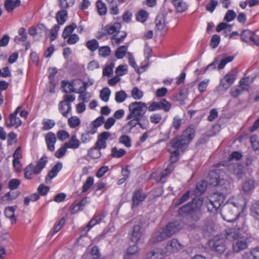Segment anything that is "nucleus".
<instances>
[{
    "label": "nucleus",
    "instance_id": "obj_12",
    "mask_svg": "<svg viewBox=\"0 0 259 259\" xmlns=\"http://www.w3.org/2000/svg\"><path fill=\"white\" fill-rule=\"evenodd\" d=\"M170 104L165 99H162L160 102H153L148 107V111L150 112L158 110H163L168 112L170 109Z\"/></svg>",
    "mask_w": 259,
    "mask_h": 259
},
{
    "label": "nucleus",
    "instance_id": "obj_41",
    "mask_svg": "<svg viewBox=\"0 0 259 259\" xmlns=\"http://www.w3.org/2000/svg\"><path fill=\"white\" fill-rule=\"evenodd\" d=\"M96 6L98 13L100 15H104L106 14L107 8L104 3L100 0H98L96 3Z\"/></svg>",
    "mask_w": 259,
    "mask_h": 259
},
{
    "label": "nucleus",
    "instance_id": "obj_21",
    "mask_svg": "<svg viewBox=\"0 0 259 259\" xmlns=\"http://www.w3.org/2000/svg\"><path fill=\"white\" fill-rule=\"evenodd\" d=\"M59 110L63 116L67 117L68 114L71 110V104L69 103L60 102L59 104Z\"/></svg>",
    "mask_w": 259,
    "mask_h": 259
},
{
    "label": "nucleus",
    "instance_id": "obj_64",
    "mask_svg": "<svg viewBox=\"0 0 259 259\" xmlns=\"http://www.w3.org/2000/svg\"><path fill=\"white\" fill-rule=\"evenodd\" d=\"M69 137V133L65 131L61 130L58 131L57 133V138L61 141H64L66 139L68 138Z\"/></svg>",
    "mask_w": 259,
    "mask_h": 259
},
{
    "label": "nucleus",
    "instance_id": "obj_6",
    "mask_svg": "<svg viewBox=\"0 0 259 259\" xmlns=\"http://www.w3.org/2000/svg\"><path fill=\"white\" fill-rule=\"evenodd\" d=\"M148 110L147 104L142 102L135 101L128 105L129 113L126 119L139 118L142 119L144 117L147 110Z\"/></svg>",
    "mask_w": 259,
    "mask_h": 259
},
{
    "label": "nucleus",
    "instance_id": "obj_25",
    "mask_svg": "<svg viewBox=\"0 0 259 259\" xmlns=\"http://www.w3.org/2000/svg\"><path fill=\"white\" fill-rule=\"evenodd\" d=\"M20 0H7L5 2V6L6 10L8 12H12L15 8L20 5Z\"/></svg>",
    "mask_w": 259,
    "mask_h": 259
},
{
    "label": "nucleus",
    "instance_id": "obj_38",
    "mask_svg": "<svg viewBox=\"0 0 259 259\" xmlns=\"http://www.w3.org/2000/svg\"><path fill=\"white\" fill-rule=\"evenodd\" d=\"M86 47L91 52H94L99 49V43L96 39H93L87 42Z\"/></svg>",
    "mask_w": 259,
    "mask_h": 259
},
{
    "label": "nucleus",
    "instance_id": "obj_28",
    "mask_svg": "<svg viewBox=\"0 0 259 259\" xmlns=\"http://www.w3.org/2000/svg\"><path fill=\"white\" fill-rule=\"evenodd\" d=\"M80 142L77 139L76 135H73L71 137V139L68 142L64 143V146H66L68 148L76 149L79 147Z\"/></svg>",
    "mask_w": 259,
    "mask_h": 259
},
{
    "label": "nucleus",
    "instance_id": "obj_55",
    "mask_svg": "<svg viewBox=\"0 0 259 259\" xmlns=\"http://www.w3.org/2000/svg\"><path fill=\"white\" fill-rule=\"evenodd\" d=\"M119 142L127 147H131V140L128 136H121L119 139Z\"/></svg>",
    "mask_w": 259,
    "mask_h": 259
},
{
    "label": "nucleus",
    "instance_id": "obj_26",
    "mask_svg": "<svg viewBox=\"0 0 259 259\" xmlns=\"http://www.w3.org/2000/svg\"><path fill=\"white\" fill-rule=\"evenodd\" d=\"M10 122H6V124L8 127L16 126V127L20 126L22 124L21 120L14 114H11L9 116Z\"/></svg>",
    "mask_w": 259,
    "mask_h": 259
},
{
    "label": "nucleus",
    "instance_id": "obj_5",
    "mask_svg": "<svg viewBox=\"0 0 259 259\" xmlns=\"http://www.w3.org/2000/svg\"><path fill=\"white\" fill-rule=\"evenodd\" d=\"M225 236L227 239L233 242L232 247L235 252H239L248 247L247 238L233 229L227 231Z\"/></svg>",
    "mask_w": 259,
    "mask_h": 259
},
{
    "label": "nucleus",
    "instance_id": "obj_33",
    "mask_svg": "<svg viewBox=\"0 0 259 259\" xmlns=\"http://www.w3.org/2000/svg\"><path fill=\"white\" fill-rule=\"evenodd\" d=\"M252 215L256 219L259 220V200L254 201L251 206Z\"/></svg>",
    "mask_w": 259,
    "mask_h": 259
},
{
    "label": "nucleus",
    "instance_id": "obj_44",
    "mask_svg": "<svg viewBox=\"0 0 259 259\" xmlns=\"http://www.w3.org/2000/svg\"><path fill=\"white\" fill-rule=\"evenodd\" d=\"M127 98V95L124 91H120L115 94V99L117 103L123 102Z\"/></svg>",
    "mask_w": 259,
    "mask_h": 259
},
{
    "label": "nucleus",
    "instance_id": "obj_53",
    "mask_svg": "<svg viewBox=\"0 0 259 259\" xmlns=\"http://www.w3.org/2000/svg\"><path fill=\"white\" fill-rule=\"evenodd\" d=\"M94 179L92 177H88L83 185L82 187V192H86L93 185Z\"/></svg>",
    "mask_w": 259,
    "mask_h": 259
},
{
    "label": "nucleus",
    "instance_id": "obj_10",
    "mask_svg": "<svg viewBox=\"0 0 259 259\" xmlns=\"http://www.w3.org/2000/svg\"><path fill=\"white\" fill-rule=\"evenodd\" d=\"M237 74L234 71L229 72L221 80L218 90H227L232 84L233 83L236 78Z\"/></svg>",
    "mask_w": 259,
    "mask_h": 259
},
{
    "label": "nucleus",
    "instance_id": "obj_18",
    "mask_svg": "<svg viewBox=\"0 0 259 259\" xmlns=\"http://www.w3.org/2000/svg\"><path fill=\"white\" fill-rule=\"evenodd\" d=\"M257 185L256 182L253 179H248L245 181L242 185V190L245 193L252 192Z\"/></svg>",
    "mask_w": 259,
    "mask_h": 259
},
{
    "label": "nucleus",
    "instance_id": "obj_13",
    "mask_svg": "<svg viewBox=\"0 0 259 259\" xmlns=\"http://www.w3.org/2000/svg\"><path fill=\"white\" fill-rule=\"evenodd\" d=\"M104 213L95 215L92 220L88 223L85 227L82 230L81 236H85L89 231L95 225L99 224L105 217Z\"/></svg>",
    "mask_w": 259,
    "mask_h": 259
},
{
    "label": "nucleus",
    "instance_id": "obj_63",
    "mask_svg": "<svg viewBox=\"0 0 259 259\" xmlns=\"http://www.w3.org/2000/svg\"><path fill=\"white\" fill-rule=\"evenodd\" d=\"M236 17V14L233 10H229L227 12L224 20L227 22H230L233 20Z\"/></svg>",
    "mask_w": 259,
    "mask_h": 259
},
{
    "label": "nucleus",
    "instance_id": "obj_22",
    "mask_svg": "<svg viewBox=\"0 0 259 259\" xmlns=\"http://www.w3.org/2000/svg\"><path fill=\"white\" fill-rule=\"evenodd\" d=\"M121 28V25L119 23H115L113 24H108L104 27L105 31H107L108 34H112L116 33Z\"/></svg>",
    "mask_w": 259,
    "mask_h": 259
},
{
    "label": "nucleus",
    "instance_id": "obj_58",
    "mask_svg": "<svg viewBox=\"0 0 259 259\" xmlns=\"http://www.w3.org/2000/svg\"><path fill=\"white\" fill-rule=\"evenodd\" d=\"M249 78L245 77L241 79L239 82V87H240L243 91H247L249 89V84L248 83Z\"/></svg>",
    "mask_w": 259,
    "mask_h": 259
},
{
    "label": "nucleus",
    "instance_id": "obj_46",
    "mask_svg": "<svg viewBox=\"0 0 259 259\" xmlns=\"http://www.w3.org/2000/svg\"><path fill=\"white\" fill-rule=\"evenodd\" d=\"M110 95V90L108 88L103 89L100 91V97L104 102H107Z\"/></svg>",
    "mask_w": 259,
    "mask_h": 259
},
{
    "label": "nucleus",
    "instance_id": "obj_49",
    "mask_svg": "<svg viewBox=\"0 0 259 259\" xmlns=\"http://www.w3.org/2000/svg\"><path fill=\"white\" fill-rule=\"evenodd\" d=\"M101 153L95 147L91 148L88 151V155L92 158L97 159L100 157Z\"/></svg>",
    "mask_w": 259,
    "mask_h": 259
},
{
    "label": "nucleus",
    "instance_id": "obj_27",
    "mask_svg": "<svg viewBox=\"0 0 259 259\" xmlns=\"http://www.w3.org/2000/svg\"><path fill=\"white\" fill-rule=\"evenodd\" d=\"M172 3L178 12L182 13L187 9L186 3L182 0H173Z\"/></svg>",
    "mask_w": 259,
    "mask_h": 259
},
{
    "label": "nucleus",
    "instance_id": "obj_52",
    "mask_svg": "<svg viewBox=\"0 0 259 259\" xmlns=\"http://www.w3.org/2000/svg\"><path fill=\"white\" fill-rule=\"evenodd\" d=\"M169 245L173 250H179L183 247V246L176 239H173L170 241Z\"/></svg>",
    "mask_w": 259,
    "mask_h": 259
},
{
    "label": "nucleus",
    "instance_id": "obj_61",
    "mask_svg": "<svg viewBox=\"0 0 259 259\" xmlns=\"http://www.w3.org/2000/svg\"><path fill=\"white\" fill-rule=\"evenodd\" d=\"M220 41V37L218 35H213L210 41V46L212 49L217 48Z\"/></svg>",
    "mask_w": 259,
    "mask_h": 259
},
{
    "label": "nucleus",
    "instance_id": "obj_43",
    "mask_svg": "<svg viewBox=\"0 0 259 259\" xmlns=\"http://www.w3.org/2000/svg\"><path fill=\"white\" fill-rule=\"evenodd\" d=\"M42 123L43 124L42 127L43 131L49 130L53 128L55 125V121L52 119L44 120Z\"/></svg>",
    "mask_w": 259,
    "mask_h": 259
},
{
    "label": "nucleus",
    "instance_id": "obj_47",
    "mask_svg": "<svg viewBox=\"0 0 259 259\" xmlns=\"http://www.w3.org/2000/svg\"><path fill=\"white\" fill-rule=\"evenodd\" d=\"M88 203V198L84 197L79 202H78L73 208V210L78 211L83 209L84 206Z\"/></svg>",
    "mask_w": 259,
    "mask_h": 259
},
{
    "label": "nucleus",
    "instance_id": "obj_57",
    "mask_svg": "<svg viewBox=\"0 0 259 259\" xmlns=\"http://www.w3.org/2000/svg\"><path fill=\"white\" fill-rule=\"evenodd\" d=\"M39 197V195L37 193H34L24 198V202L26 205H28L29 204L30 201H35L38 199Z\"/></svg>",
    "mask_w": 259,
    "mask_h": 259
},
{
    "label": "nucleus",
    "instance_id": "obj_30",
    "mask_svg": "<svg viewBox=\"0 0 259 259\" xmlns=\"http://www.w3.org/2000/svg\"><path fill=\"white\" fill-rule=\"evenodd\" d=\"M20 194L19 192H9L7 193L5 195L2 197L1 201L2 203H6L7 201H11L16 199L19 195Z\"/></svg>",
    "mask_w": 259,
    "mask_h": 259
},
{
    "label": "nucleus",
    "instance_id": "obj_50",
    "mask_svg": "<svg viewBox=\"0 0 259 259\" xmlns=\"http://www.w3.org/2000/svg\"><path fill=\"white\" fill-rule=\"evenodd\" d=\"M74 4V0H60L59 6L63 9H67L72 6Z\"/></svg>",
    "mask_w": 259,
    "mask_h": 259
},
{
    "label": "nucleus",
    "instance_id": "obj_35",
    "mask_svg": "<svg viewBox=\"0 0 259 259\" xmlns=\"http://www.w3.org/2000/svg\"><path fill=\"white\" fill-rule=\"evenodd\" d=\"M126 154V151L123 149H118L114 147L111 149V156L114 158H120Z\"/></svg>",
    "mask_w": 259,
    "mask_h": 259
},
{
    "label": "nucleus",
    "instance_id": "obj_4",
    "mask_svg": "<svg viewBox=\"0 0 259 259\" xmlns=\"http://www.w3.org/2000/svg\"><path fill=\"white\" fill-rule=\"evenodd\" d=\"M182 228V226L180 222L170 223L165 228L153 235L152 242L157 243L164 240L179 232Z\"/></svg>",
    "mask_w": 259,
    "mask_h": 259
},
{
    "label": "nucleus",
    "instance_id": "obj_45",
    "mask_svg": "<svg viewBox=\"0 0 259 259\" xmlns=\"http://www.w3.org/2000/svg\"><path fill=\"white\" fill-rule=\"evenodd\" d=\"M65 220L64 218H62L58 223H57L54 228L53 231L50 233V234L52 236L54 234L59 232L63 227L64 225L65 224Z\"/></svg>",
    "mask_w": 259,
    "mask_h": 259
},
{
    "label": "nucleus",
    "instance_id": "obj_48",
    "mask_svg": "<svg viewBox=\"0 0 259 259\" xmlns=\"http://www.w3.org/2000/svg\"><path fill=\"white\" fill-rule=\"evenodd\" d=\"M75 85H80L76 93H81L82 92H85L87 87L89 85L88 82L82 81L81 80H75Z\"/></svg>",
    "mask_w": 259,
    "mask_h": 259
},
{
    "label": "nucleus",
    "instance_id": "obj_19",
    "mask_svg": "<svg viewBox=\"0 0 259 259\" xmlns=\"http://www.w3.org/2000/svg\"><path fill=\"white\" fill-rule=\"evenodd\" d=\"M156 28L159 31H163L166 27L165 16L163 14H158L155 19Z\"/></svg>",
    "mask_w": 259,
    "mask_h": 259
},
{
    "label": "nucleus",
    "instance_id": "obj_8",
    "mask_svg": "<svg viewBox=\"0 0 259 259\" xmlns=\"http://www.w3.org/2000/svg\"><path fill=\"white\" fill-rule=\"evenodd\" d=\"M226 190H222V192H214L210 196L209 203L208 204L207 207L209 210L213 211V208L217 210L223 204L225 200V195L224 191Z\"/></svg>",
    "mask_w": 259,
    "mask_h": 259
},
{
    "label": "nucleus",
    "instance_id": "obj_51",
    "mask_svg": "<svg viewBox=\"0 0 259 259\" xmlns=\"http://www.w3.org/2000/svg\"><path fill=\"white\" fill-rule=\"evenodd\" d=\"M111 50L108 46H103L99 48V54L103 57H106L110 55Z\"/></svg>",
    "mask_w": 259,
    "mask_h": 259
},
{
    "label": "nucleus",
    "instance_id": "obj_36",
    "mask_svg": "<svg viewBox=\"0 0 259 259\" xmlns=\"http://www.w3.org/2000/svg\"><path fill=\"white\" fill-rule=\"evenodd\" d=\"M76 27L75 23H72L71 25L66 26L62 33V37L63 38H67L69 35H71L74 29Z\"/></svg>",
    "mask_w": 259,
    "mask_h": 259
},
{
    "label": "nucleus",
    "instance_id": "obj_17",
    "mask_svg": "<svg viewBox=\"0 0 259 259\" xmlns=\"http://www.w3.org/2000/svg\"><path fill=\"white\" fill-rule=\"evenodd\" d=\"M45 141L49 150L53 152L55 150V144L56 142L55 135L52 132L48 133L45 136Z\"/></svg>",
    "mask_w": 259,
    "mask_h": 259
},
{
    "label": "nucleus",
    "instance_id": "obj_62",
    "mask_svg": "<svg viewBox=\"0 0 259 259\" xmlns=\"http://www.w3.org/2000/svg\"><path fill=\"white\" fill-rule=\"evenodd\" d=\"M148 14L144 10L140 11L137 15V20L141 22H144L147 18Z\"/></svg>",
    "mask_w": 259,
    "mask_h": 259
},
{
    "label": "nucleus",
    "instance_id": "obj_16",
    "mask_svg": "<svg viewBox=\"0 0 259 259\" xmlns=\"http://www.w3.org/2000/svg\"><path fill=\"white\" fill-rule=\"evenodd\" d=\"M126 32L125 31H118L116 33L113 34L111 37V42L113 46H117L123 41L126 36Z\"/></svg>",
    "mask_w": 259,
    "mask_h": 259
},
{
    "label": "nucleus",
    "instance_id": "obj_15",
    "mask_svg": "<svg viewBox=\"0 0 259 259\" xmlns=\"http://www.w3.org/2000/svg\"><path fill=\"white\" fill-rule=\"evenodd\" d=\"M229 171L239 179L242 178L244 175V167L238 163H232L228 166Z\"/></svg>",
    "mask_w": 259,
    "mask_h": 259
},
{
    "label": "nucleus",
    "instance_id": "obj_31",
    "mask_svg": "<svg viewBox=\"0 0 259 259\" xmlns=\"http://www.w3.org/2000/svg\"><path fill=\"white\" fill-rule=\"evenodd\" d=\"M139 248L137 245L134 244L129 246L127 249L126 254L124 255V259H129V255L136 256L139 252Z\"/></svg>",
    "mask_w": 259,
    "mask_h": 259
},
{
    "label": "nucleus",
    "instance_id": "obj_39",
    "mask_svg": "<svg viewBox=\"0 0 259 259\" xmlns=\"http://www.w3.org/2000/svg\"><path fill=\"white\" fill-rule=\"evenodd\" d=\"M147 257L149 259H162L163 255L159 249H156L148 253Z\"/></svg>",
    "mask_w": 259,
    "mask_h": 259
},
{
    "label": "nucleus",
    "instance_id": "obj_34",
    "mask_svg": "<svg viewBox=\"0 0 259 259\" xmlns=\"http://www.w3.org/2000/svg\"><path fill=\"white\" fill-rule=\"evenodd\" d=\"M254 32L249 30H244L241 34V37L243 41L245 42L250 41L251 40H254Z\"/></svg>",
    "mask_w": 259,
    "mask_h": 259
},
{
    "label": "nucleus",
    "instance_id": "obj_23",
    "mask_svg": "<svg viewBox=\"0 0 259 259\" xmlns=\"http://www.w3.org/2000/svg\"><path fill=\"white\" fill-rule=\"evenodd\" d=\"M214 223L211 221H206L202 227V231L205 236H209L214 230Z\"/></svg>",
    "mask_w": 259,
    "mask_h": 259
},
{
    "label": "nucleus",
    "instance_id": "obj_40",
    "mask_svg": "<svg viewBox=\"0 0 259 259\" xmlns=\"http://www.w3.org/2000/svg\"><path fill=\"white\" fill-rule=\"evenodd\" d=\"M68 123L71 128H74L80 125V120L77 116H72L68 119Z\"/></svg>",
    "mask_w": 259,
    "mask_h": 259
},
{
    "label": "nucleus",
    "instance_id": "obj_14",
    "mask_svg": "<svg viewBox=\"0 0 259 259\" xmlns=\"http://www.w3.org/2000/svg\"><path fill=\"white\" fill-rule=\"evenodd\" d=\"M143 233L142 226L141 224H137L134 226L133 230L130 235V238L131 241L134 243L138 242Z\"/></svg>",
    "mask_w": 259,
    "mask_h": 259
},
{
    "label": "nucleus",
    "instance_id": "obj_54",
    "mask_svg": "<svg viewBox=\"0 0 259 259\" xmlns=\"http://www.w3.org/2000/svg\"><path fill=\"white\" fill-rule=\"evenodd\" d=\"M104 121V117L103 116H100L95 120L92 123L93 127L92 131L96 130V128L102 125Z\"/></svg>",
    "mask_w": 259,
    "mask_h": 259
},
{
    "label": "nucleus",
    "instance_id": "obj_3",
    "mask_svg": "<svg viewBox=\"0 0 259 259\" xmlns=\"http://www.w3.org/2000/svg\"><path fill=\"white\" fill-rule=\"evenodd\" d=\"M203 199L202 198H195L191 202L184 205L179 209V214L183 215H189L194 221H197L200 218V208L202 205Z\"/></svg>",
    "mask_w": 259,
    "mask_h": 259
},
{
    "label": "nucleus",
    "instance_id": "obj_37",
    "mask_svg": "<svg viewBox=\"0 0 259 259\" xmlns=\"http://www.w3.org/2000/svg\"><path fill=\"white\" fill-rule=\"evenodd\" d=\"M127 47L125 46H122L119 47L116 50L115 53V56L117 59L122 58L126 53Z\"/></svg>",
    "mask_w": 259,
    "mask_h": 259
},
{
    "label": "nucleus",
    "instance_id": "obj_60",
    "mask_svg": "<svg viewBox=\"0 0 259 259\" xmlns=\"http://www.w3.org/2000/svg\"><path fill=\"white\" fill-rule=\"evenodd\" d=\"M243 90L239 86L235 87L230 91V94L234 98H236L241 95L243 92Z\"/></svg>",
    "mask_w": 259,
    "mask_h": 259
},
{
    "label": "nucleus",
    "instance_id": "obj_1",
    "mask_svg": "<svg viewBox=\"0 0 259 259\" xmlns=\"http://www.w3.org/2000/svg\"><path fill=\"white\" fill-rule=\"evenodd\" d=\"M245 201L242 198H232L221 208V214L224 220L232 222L236 220L240 211L243 209Z\"/></svg>",
    "mask_w": 259,
    "mask_h": 259
},
{
    "label": "nucleus",
    "instance_id": "obj_9",
    "mask_svg": "<svg viewBox=\"0 0 259 259\" xmlns=\"http://www.w3.org/2000/svg\"><path fill=\"white\" fill-rule=\"evenodd\" d=\"M208 245L212 250L222 253L225 250V239L220 236H214L209 241Z\"/></svg>",
    "mask_w": 259,
    "mask_h": 259
},
{
    "label": "nucleus",
    "instance_id": "obj_29",
    "mask_svg": "<svg viewBox=\"0 0 259 259\" xmlns=\"http://www.w3.org/2000/svg\"><path fill=\"white\" fill-rule=\"evenodd\" d=\"M67 17V11L65 10H62L58 12L56 18L57 22L60 25L63 24L66 21Z\"/></svg>",
    "mask_w": 259,
    "mask_h": 259
},
{
    "label": "nucleus",
    "instance_id": "obj_11",
    "mask_svg": "<svg viewBox=\"0 0 259 259\" xmlns=\"http://www.w3.org/2000/svg\"><path fill=\"white\" fill-rule=\"evenodd\" d=\"M48 161L47 156L42 157L37 162L35 166L32 163L29 164L24 169V172H33L37 175L40 172L41 170L45 167Z\"/></svg>",
    "mask_w": 259,
    "mask_h": 259
},
{
    "label": "nucleus",
    "instance_id": "obj_42",
    "mask_svg": "<svg viewBox=\"0 0 259 259\" xmlns=\"http://www.w3.org/2000/svg\"><path fill=\"white\" fill-rule=\"evenodd\" d=\"M143 92L137 87H135L132 91L131 96L135 100H140L143 97Z\"/></svg>",
    "mask_w": 259,
    "mask_h": 259
},
{
    "label": "nucleus",
    "instance_id": "obj_20",
    "mask_svg": "<svg viewBox=\"0 0 259 259\" xmlns=\"http://www.w3.org/2000/svg\"><path fill=\"white\" fill-rule=\"evenodd\" d=\"M145 197V195L142 193L141 190L135 192L132 197L133 206H138L144 200Z\"/></svg>",
    "mask_w": 259,
    "mask_h": 259
},
{
    "label": "nucleus",
    "instance_id": "obj_7",
    "mask_svg": "<svg viewBox=\"0 0 259 259\" xmlns=\"http://www.w3.org/2000/svg\"><path fill=\"white\" fill-rule=\"evenodd\" d=\"M209 184L214 187H222L221 190H227L230 188L231 181L225 180L221 178L218 174L214 171H211L208 175Z\"/></svg>",
    "mask_w": 259,
    "mask_h": 259
},
{
    "label": "nucleus",
    "instance_id": "obj_2",
    "mask_svg": "<svg viewBox=\"0 0 259 259\" xmlns=\"http://www.w3.org/2000/svg\"><path fill=\"white\" fill-rule=\"evenodd\" d=\"M195 131L191 127L187 128L181 136H177L169 142L168 151L169 153H180L185 150L189 142L194 138Z\"/></svg>",
    "mask_w": 259,
    "mask_h": 259
},
{
    "label": "nucleus",
    "instance_id": "obj_59",
    "mask_svg": "<svg viewBox=\"0 0 259 259\" xmlns=\"http://www.w3.org/2000/svg\"><path fill=\"white\" fill-rule=\"evenodd\" d=\"M50 75H49V79L50 83L52 84V87L54 88L55 86V76L57 73V69L56 68H52L49 69Z\"/></svg>",
    "mask_w": 259,
    "mask_h": 259
},
{
    "label": "nucleus",
    "instance_id": "obj_56",
    "mask_svg": "<svg viewBox=\"0 0 259 259\" xmlns=\"http://www.w3.org/2000/svg\"><path fill=\"white\" fill-rule=\"evenodd\" d=\"M233 59L234 57L233 56H228L221 59L220 63L218 64V69L220 70L222 69L227 63L231 62Z\"/></svg>",
    "mask_w": 259,
    "mask_h": 259
},
{
    "label": "nucleus",
    "instance_id": "obj_32",
    "mask_svg": "<svg viewBox=\"0 0 259 259\" xmlns=\"http://www.w3.org/2000/svg\"><path fill=\"white\" fill-rule=\"evenodd\" d=\"M15 209L14 207H8L6 208L5 213L7 218H9L12 224H14L16 221V218L14 215Z\"/></svg>",
    "mask_w": 259,
    "mask_h": 259
},
{
    "label": "nucleus",
    "instance_id": "obj_24",
    "mask_svg": "<svg viewBox=\"0 0 259 259\" xmlns=\"http://www.w3.org/2000/svg\"><path fill=\"white\" fill-rule=\"evenodd\" d=\"M75 81L71 82L69 81H66L65 80H63L62 81V87L63 89L64 92L66 93H76L77 92L75 91L74 89V87L76 85H75Z\"/></svg>",
    "mask_w": 259,
    "mask_h": 259
}]
</instances>
